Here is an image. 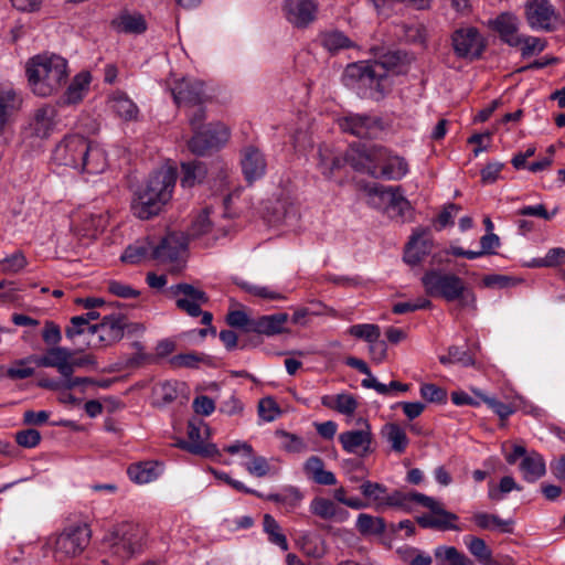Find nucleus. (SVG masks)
I'll use <instances>...</instances> for the list:
<instances>
[{
    "instance_id": "f257e3e1",
    "label": "nucleus",
    "mask_w": 565,
    "mask_h": 565,
    "mask_svg": "<svg viewBox=\"0 0 565 565\" xmlns=\"http://www.w3.org/2000/svg\"><path fill=\"white\" fill-rule=\"evenodd\" d=\"M25 76L30 92L41 98L56 95L66 85L68 62L55 53H40L25 63Z\"/></svg>"
},
{
    "instance_id": "f03ea898",
    "label": "nucleus",
    "mask_w": 565,
    "mask_h": 565,
    "mask_svg": "<svg viewBox=\"0 0 565 565\" xmlns=\"http://www.w3.org/2000/svg\"><path fill=\"white\" fill-rule=\"evenodd\" d=\"M177 181V169L163 166L150 174L146 183L138 189L131 202L134 215L149 220L158 215L171 200Z\"/></svg>"
},
{
    "instance_id": "7ed1b4c3",
    "label": "nucleus",
    "mask_w": 565,
    "mask_h": 565,
    "mask_svg": "<svg viewBox=\"0 0 565 565\" xmlns=\"http://www.w3.org/2000/svg\"><path fill=\"white\" fill-rule=\"evenodd\" d=\"M397 56L386 54L381 61L373 63L356 62L347 66L344 71V81L347 85L365 88L370 90V96L380 98L391 88L392 81L390 72L395 66Z\"/></svg>"
},
{
    "instance_id": "20e7f679",
    "label": "nucleus",
    "mask_w": 565,
    "mask_h": 565,
    "mask_svg": "<svg viewBox=\"0 0 565 565\" xmlns=\"http://www.w3.org/2000/svg\"><path fill=\"white\" fill-rule=\"evenodd\" d=\"M420 280L427 296L441 298L448 302L458 301L461 308L476 309L475 292L456 274L430 269Z\"/></svg>"
},
{
    "instance_id": "39448f33",
    "label": "nucleus",
    "mask_w": 565,
    "mask_h": 565,
    "mask_svg": "<svg viewBox=\"0 0 565 565\" xmlns=\"http://www.w3.org/2000/svg\"><path fill=\"white\" fill-rule=\"evenodd\" d=\"M193 108V113L189 115V120L194 136L189 141V148L193 153L202 156L210 149L224 145L228 140L230 132L223 124L210 125L202 129L205 119L204 109L202 105Z\"/></svg>"
},
{
    "instance_id": "423d86ee",
    "label": "nucleus",
    "mask_w": 565,
    "mask_h": 565,
    "mask_svg": "<svg viewBox=\"0 0 565 565\" xmlns=\"http://www.w3.org/2000/svg\"><path fill=\"white\" fill-rule=\"evenodd\" d=\"M146 530L136 523L122 522L113 527L104 542L113 554L119 558H130L142 551Z\"/></svg>"
},
{
    "instance_id": "0eeeda50",
    "label": "nucleus",
    "mask_w": 565,
    "mask_h": 565,
    "mask_svg": "<svg viewBox=\"0 0 565 565\" xmlns=\"http://www.w3.org/2000/svg\"><path fill=\"white\" fill-rule=\"evenodd\" d=\"M171 296L175 299V306L190 317L202 316L201 323L210 324L213 316L209 311H202V306L209 301L206 292L190 284H177L169 288Z\"/></svg>"
},
{
    "instance_id": "6e6552de",
    "label": "nucleus",
    "mask_w": 565,
    "mask_h": 565,
    "mask_svg": "<svg viewBox=\"0 0 565 565\" xmlns=\"http://www.w3.org/2000/svg\"><path fill=\"white\" fill-rule=\"evenodd\" d=\"M173 100L178 107L192 108L207 102L204 83L192 76H184L168 83Z\"/></svg>"
},
{
    "instance_id": "1a4fd4ad",
    "label": "nucleus",
    "mask_w": 565,
    "mask_h": 565,
    "mask_svg": "<svg viewBox=\"0 0 565 565\" xmlns=\"http://www.w3.org/2000/svg\"><path fill=\"white\" fill-rule=\"evenodd\" d=\"M88 150V140L79 135L66 136L53 150L52 160L58 166L78 170Z\"/></svg>"
},
{
    "instance_id": "9d476101",
    "label": "nucleus",
    "mask_w": 565,
    "mask_h": 565,
    "mask_svg": "<svg viewBox=\"0 0 565 565\" xmlns=\"http://www.w3.org/2000/svg\"><path fill=\"white\" fill-rule=\"evenodd\" d=\"M90 540V530L86 524L65 529L55 540L57 557H73L81 554Z\"/></svg>"
},
{
    "instance_id": "9b49d317",
    "label": "nucleus",
    "mask_w": 565,
    "mask_h": 565,
    "mask_svg": "<svg viewBox=\"0 0 565 565\" xmlns=\"http://www.w3.org/2000/svg\"><path fill=\"white\" fill-rule=\"evenodd\" d=\"M383 156H385L384 147L358 146L352 147L347 152L345 160L354 170L366 173L373 178H379V170Z\"/></svg>"
},
{
    "instance_id": "f8f14e48",
    "label": "nucleus",
    "mask_w": 565,
    "mask_h": 565,
    "mask_svg": "<svg viewBox=\"0 0 565 565\" xmlns=\"http://www.w3.org/2000/svg\"><path fill=\"white\" fill-rule=\"evenodd\" d=\"M319 6L315 0H284V19L296 29H307L317 20Z\"/></svg>"
},
{
    "instance_id": "ddd939ff",
    "label": "nucleus",
    "mask_w": 565,
    "mask_h": 565,
    "mask_svg": "<svg viewBox=\"0 0 565 565\" xmlns=\"http://www.w3.org/2000/svg\"><path fill=\"white\" fill-rule=\"evenodd\" d=\"M356 424L359 425L358 429L343 431L339 435L338 439L345 452L365 456L371 452L373 443L371 425L362 418H359Z\"/></svg>"
},
{
    "instance_id": "4468645a",
    "label": "nucleus",
    "mask_w": 565,
    "mask_h": 565,
    "mask_svg": "<svg viewBox=\"0 0 565 565\" xmlns=\"http://www.w3.org/2000/svg\"><path fill=\"white\" fill-rule=\"evenodd\" d=\"M525 19L532 30L550 32L555 29L557 14L550 0H527Z\"/></svg>"
},
{
    "instance_id": "2eb2a0df",
    "label": "nucleus",
    "mask_w": 565,
    "mask_h": 565,
    "mask_svg": "<svg viewBox=\"0 0 565 565\" xmlns=\"http://www.w3.org/2000/svg\"><path fill=\"white\" fill-rule=\"evenodd\" d=\"M125 318L121 315L105 316L100 323L89 327L93 339L89 345H109L119 341L124 335Z\"/></svg>"
},
{
    "instance_id": "dca6fc26",
    "label": "nucleus",
    "mask_w": 565,
    "mask_h": 565,
    "mask_svg": "<svg viewBox=\"0 0 565 565\" xmlns=\"http://www.w3.org/2000/svg\"><path fill=\"white\" fill-rule=\"evenodd\" d=\"M360 491L367 499L369 507H372L375 511L398 508L403 504L402 491L388 492L385 486L377 482L365 481L361 484Z\"/></svg>"
},
{
    "instance_id": "f3484780",
    "label": "nucleus",
    "mask_w": 565,
    "mask_h": 565,
    "mask_svg": "<svg viewBox=\"0 0 565 565\" xmlns=\"http://www.w3.org/2000/svg\"><path fill=\"white\" fill-rule=\"evenodd\" d=\"M338 122L342 131L359 138H372L382 130L381 120L370 115L351 113L340 118Z\"/></svg>"
},
{
    "instance_id": "a211bd4d",
    "label": "nucleus",
    "mask_w": 565,
    "mask_h": 565,
    "mask_svg": "<svg viewBox=\"0 0 565 565\" xmlns=\"http://www.w3.org/2000/svg\"><path fill=\"white\" fill-rule=\"evenodd\" d=\"M452 46L459 57H479L484 49L483 39L475 28L459 29L452 34Z\"/></svg>"
},
{
    "instance_id": "6ab92c4d",
    "label": "nucleus",
    "mask_w": 565,
    "mask_h": 565,
    "mask_svg": "<svg viewBox=\"0 0 565 565\" xmlns=\"http://www.w3.org/2000/svg\"><path fill=\"white\" fill-rule=\"evenodd\" d=\"M186 237L183 233H169L159 244H154V260L162 264L179 262L186 249Z\"/></svg>"
},
{
    "instance_id": "aec40b11",
    "label": "nucleus",
    "mask_w": 565,
    "mask_h": 565,
    "mask_svg": "<svg viewBox=\"0 0 565 565\" xmlns=\"http://www.w3.org/2000/svg\"><path fill=\"white\" fill-rule=\"evenodd\" d=\"M22 93L11 86H0V134L12 124L23 107Z\"/></svg>"
},
{
    "instance_id": "412c9836",
    "label": "nucleus",
    "mask_w": 565,
    "mask_h": 565,
    "mask_svg": "<svg viewBox=\"0 0 565 565\" xmlns=\"http://www.w3.org/2000/svg\"><path fill=\"white\" fill-rule=\"evenodd\" d=\"M429 511V513L423 514L417 519V522L422 527L436 529L440 531H461V527L456 524L458 515L447 511L441 502L437 503V507H433Z\"/></svg>"
},
{
    "instance_id": "4be33fe9",
    "label": "nucleus",
    "mask_w": 565,
    "mask_h": 565,
    "mask_svg": "<svg viewBox=\"0 0 565 565\" xmlns=\"http://www.w3.org/2000/svg\"><path fill=\"white\" fill-rule=\"evenodd\" d=\"M73 350L64 347H53L49 349L44 355L34 359L38 366L54 367L64 377L70 379L73 375L71 369V358Z\"/></svg>"
},
{
    "instance_id": "5701e85b",
    "label": "nucleus",
    "mask_w": 565,
    "mask_h": 565,
    "mask_svg": "<svg viewBox=\"0 0 565 565\" xmlns=\"http://www.w3.org/2000/svg\"><path fill=\"white\" fill-rule=\"evenodd\" d=\"M56 117L57 110L53 105L44 104L36 108L29 124L31 135L40 139L47 138L55 129Z\"/></svg>"
},
{
    "instance_id": "b1692460",
    "label": "nucleus",
    "mask_w": 565,
    "mask_h": 565,
    "mask_svg": "<svg viewBox=\"0 0 565 565\" xmlns=\"http://www.w3.org/2000/svg\"><path fill=\"white\" fill-rule=\"evenodd\" d=\"M433 245L429 231L417 228L406 246L404 260L413 266L419 264L431 252Z\"/></svg>"
},
{
    "instance_id": "393cba45",
    "label": "nucleus",
    "mask_w": 565,
    "mask_h": 565,
    "mask_svg": "<svg viewBox=\"0 0 565 565\" xmlns=\"http://www.w3.org/2000/svg\"><path fill=\"white\" fill-rule=\"evenodd\" d=\"M370 193L387 202V207L395 216L405 217L411 211V203L403 195L401 186L377 185L372 188Z\"/></svg>"
},
{
    "instance_id": "a878e982",
    "label": "nucleus",
    "mask_w": 565,
    "mask_h": 565,
    "mask_svg": "<svg viewBox=\"0 0 565 565\" xmlns=\"http://www.w3.org/2000/svg\"><path fill=\"white\" fill-rule=\"evenodd\" d=\"M489 26L494 30L500 39L510 46H519V20L514 14L504 12L495 19L489 20Z\"/></svg>"
},
{
    "instance_id": "bb28decb",
    "label": "nucleus",
    "mask_w": 565,
    "mask_h": 565,
    "mask_svg": "<svg viewBox=\"0 0 565 565\" xmlns=\"http://www.w3.org/2000/svg\"><path fill=\"white\" fill-rule=\"evenodd\" d=\"M409 172V166L405 158L391 152L385 148V156L381 160L379 178L398 181Z\"/></svg>"
},
{
    "instance_id": "cd10ccee",
    "label": "nucleus",
    "mask_w": 565,
    "mask_h": 565,
    "mask_svg": "<svg viewBox=\"0 0 565 565\" xmlns=\"http://www.w3.org/2000/svg\"><path fill=\"white\" fill-rule=\"evenodd\" d=\"M310 512L328 521L344 522L349 519V512L340 508L334 501L323 497H316L309 504Z\"/></svg>"
},
{
    "instance_id": "c85d7f7f",
    "label": "nucleus",
    "mask_w": 565,
    "mask_h": 565,
    "mask_svg": "<svg viewBox=\"0 0 565 565\" xmlns=\"http://www.w3.org/2000/svg\"><path fill=\"white\" fill-rule=\"evenodd\" d=\"M266 160L264 154L254 147H248L243 152L242 169L248 182L262 178L266 172Z\"/></svg>"
},
{
    "instance_id": "c756f323",
    "label": "nucleus",
    "mask_w": 565,
    "mask_h": 565,
    "mask_svg": "<svg viewBox=\"0 0 565 565\" xmlns=\"http://www.w3.org/2000/svg\"><path fill=\"white\" fill-rule=\"evenodd\" d=\"M288 319L289 316L285 312L262 316L253 319L250 331L265 335L280 334L287 331L286 323Z\"/></svg>"
},
{
    "instance_id": "7c9ffc66",
    "label": "nucleus",
    "mask_w": 565,
    "mask_h": 565,
    "mask_svg": "<svg viewBox=\"0 0 565 565\" xmlns=\"http://www.w3.org/2000/svg\"><path fill=\"white\" fill-rule=\"evenodd\" d=\"M120 259L130 265L154 259V242L148 237L136 241L126 247Z\"/></svg>"
},
{
    "instance_id": "2f4dec72",
    "label": "nucleus",
    "mask_w": 565,
    "mask_h": 565,
    "mask_svg": "<svg viewBox=\"0 0 565 565\" xmlns=\"http://www.w3.org/2000/svg\"><path fill=\"white\" fill-rule=\"evenodd\" d=\"M519 468L523 476V479L527 482L537 481L546 472V465L544 458L535 451H532L524 456V458L520 462Z\"/></svg>"
},
{
    "instance_id": "473e14b6",
    "label": "nucleus",
    "mask_w": 565,
    "mask_h": 565,
    "mask_svg": "<svg viewBox=\"0 0 565 565\" xmlns=\"http://www.w3.org/2000/svg\"><path fill=\"white\" fill-rule=\"evenodd\" d=\"M471 520L480 530H498L501 533L513 532V520H503L497 514H491L487 512H475L471 516Z\"/></svg>"
},
{
    "instance_id": "72a5a7b5",
    "label": "nucleus",
    "mask_w": 565,
    "mask_h": 565,
    "mask_svg": "<svg viewBox=\"0 0 565 565\" xmlns=\"http://www.w3.org/2000/svg\"><path fill=\"white\" fill-rule=\"evenodd\" d=\"M108 103L113 111L124 120H135L139 115L138 106L124 92H115Z\"/></svg>"
},
{
    "instance_id": "f704fd0d",
    "label": "nucleus",
    "mask_w": 565,
    "mask_h": 565,
    "mask_svg": "<svg viewBox=\"0 0 565 565\" xmlns=\"http://www.w3.org/2000/svg\"><path fill=\"white\" fill-rule=\"evenodd\" d=\"M127 473L131 481L146 484L158 479L161 475V466L154 461H143L131 465Z\"/></svg>"
},
{
    "instance_id": "c9c22d12",
    "label": "nucleus",
    "mask_w": 565,
    "mask_h": 565,
    "mask_svg": "<svg viewBox=\"0 0 565 565\" xmlns=\"http://www.w3.org/2000/svg\"><path fill=\"white\" fill-rule=\"evenodd\" d=\"M83 158V167H78V171L96 174L103 172L107 167V157L102 147L93 145L88 141V150L85 151Z\"/></svg>"
},
{
    "instance_id": "e433bc0d",
    "label": "nucleus",
    "mask_w": 565,
    "mask_h": 565,
    "mask_svg": "<svg viewBox=\"0 0 565 565\" xmlns=\"http://www.w3.org/2000/svg\"><path fill=\"white\" fill-rule=\"evenodd\" d=\"M90 81L88 72L76 74L63 95V103L67 105L79 103L88 92Z\"/></svg>"
},
{
    "instance_id": "4c0bfd02",
    "label": "nucleus",
    "mask_w": 565,
    "mask_h": 565,
    "mask_svg": "<svg viewBox=\"0 0 565 565\" xmlns=\"http://www.w3.org/2000/svg\"><path fill=\"white\" fill-rule=\"evenodd\" d=\"M184 390V383L177 381H166L159 383L153 388V405L164 407L174 402Z\"/></svg>"
},
{
    "instance_id": "58836bf2",
    "label": "nucleus",
    "mask_w": 565,
    "mask_h": 565,
    "mask_svg": "<svg viewBox=\"0 0 565 565\" xmlns=\"http://www.w3.org/2000/svg\"><path fill=\"white\" fill-rule=\"evenodd\" d=\"M303 469L306 475L318 484L333 486L337 483L334 473L326 470L322 459L317 456L308 458Z\"/></svg>"
},
{
    "instance_id": "ea45409f",
    "label": "nucleus",
    "mask_w": 565,
    "mask_h": 565,
    "mask_svg": "<svg viewBox=\"0 0 565 565\" xmlns=\"http://www.w3.org/2000/svg\"><path fill=\"white\" fill-rule=\"evenodd\" d=\"M321 404L327 408L348 416L353 415L358 408V401L350 393L324 395L321 397Z\"/></svg>"
},
{
    "instance_id": "a19ab883",
    "label": "nucleus",
    "mask_w": 565,
    "mask_h": 565,
    "mask_svg": "<svg viewBox=\"0 0 565 565\" xmlns=\"http://www.w3.org/2000/svg\"><path fill=\"white\" fill-rule=\"evenodd\" d=\"M114 30L120 33H142L146 30V21L140 14L128 12L120 13L111 21Z\"/></svg>"
},
{
    "instance_id": "79ce46f5",
    "label": "nucleus",
    "mask_w": 565,
    "mask_h": 565,
    "mask_svg": "<svg viewBox=\"0 0 565 565\" xmlns=\"http://www.w3.org/2000/svg\"><path fill=\"white\" fill-rule=\"evenodd\" d=\"M382 435L391 445L393 451L397 454L405 452L409 439L404 428L395 423H390L383 427Z\"/></svg>"
},
{
    "instance_id": "37998d69",
    "label": "nucleus",
    "mask_w": 565,
    "mask_h": 565,
    "mask_svg": "<svg viewBox=\"0 0 565 565\" xmlns=\"http://www.w3.org/2000/svg\"><path fill=\"white\" fill-rule=\"evenodd\" d=\"M182 178L181 185L183 188H192L195 184L201 183L206 177V167L201 161H191L182 163Z\"/></svg>"
},
{
    "instance_id": "c03bdc74",
    "label": "nucleus",
    "mask_w": 565,
    "mask_h": 565,
    "mask_svg": "<svg viewBox=\"0 0 565 565\" xmlns=\"http://www.w3.org/2000/svg\"><path fill=\"white\" fill-rule=\"evenodd\" d=\"M318 156L319 169L326 178H331L334 171L342 167L343 160L340 154L328 146H321Z\"/></svg>"
},
{
    "instance_id": "a18cd8bd",
    "label": "nucleus",
    "mask_w": 565,
    "mask_h": 565,
    "mask_svg": "<svg viewBox=\"0 0 565 565\" xmlns=\"http://www.w3.org/2000/svg\"><path fill=\"white\" fill-rule=\"evenodd\" d=\"M300 550L310 557L320 558L327 553L326 541L318 534L305 533L298 540Z\"/></svg>"
},
{
    "instance_id": "49530a36",
    "label": "nucleus",
    "mask_w": 565,
    "mask_h": 565,
    "mask_svg": "<svg viewBox=\"0 0 565 565\" xmlns=\"http://www.w3.org/2000/svg\"><path fill=\"white\" fill-rule=\"evenodd\" d=\"M263 529L268 535V541L277 545L282 551H287L289 545L286 535L282 533L279 523L270 514H265L263 518Z\"/></svg>"
},
{
    "instance_id": "de8ad7c7",
    "label": "nucleus",
    "mask_w": 565,
    "mask_h": 565,
    "mask_svg": "<svg viewBox=\"0 0 565 565\" xmlns=\"http://www.w3.org/2000/svg\"><path fill=\"white\" fill-rule=\"evenodd\" d=\"M355 526L362 535H381L385 531L384 520L367 513L358 515Z\"/></svg>"
},
{
    "instance_id": "09e8293b",
    "label": "nucleus",
    "mask_w": 565,
    "mask_h": 565,
    "mask_svg": "<svg viewBox=\"0 0 565 565\" xmlns=\"http://www.w3.org/2000/svg\"><path fill=\"white\" fill-rule=\"evenodd\" d=\"M465 543L468 551L482 564H490L492 551L486 544L484 540L476 536H466Z\"/></svg>"
},
{
    "instance_id": "8fccbe9b",
    "label": "nucleus",
    "mask_w": 565,
    "mask_h": 565,
    "mask_svg": "<svg viewBox=\"0 0 565 565\" xmlns=\"http://www.w3.org/2000/svg\"><path fill=\"white\" fill-rule=\"evenodd\" d=\"M347 333L370 344L372 342H376L380 339L381 329L377 324L374 323H359L351 326L347 330Z\"/></svg>"
},
{
    "instance_id": "3c124183",
    "label": "nucleus",
    "mask_w": 565,
    "mask_h": 565,
    "mask_svg": "<svg viewBox=\"0 0 565 565\" xmlns=\"http://www.w3.org/2000/svg\"><path fill=\"white\" fill-rule=\"evenodd\" d=\"M435 556L438 559L447 561L450 565H473L471 559L454 546L437 547Z\"/></svg>"
},
{
    "instance_id": "603ef678",
    "label": "nucleus",
    "mask_w": 565,
    "mask_h": 565,
    "mask_svg": "<svg viewBox=\"0 0 565 565\" xmlns=\"http://www.w3.org/2000/svg\"><path fill=\"white\" fill-rule=\"evenodd\" d=\"M266 499L285 507L287 511H291L299 507L302 495L297 489H289L285 493L269 494Z\"/></svg>"
},
{
    "instance_id": "864d4df0",
    "label": "nucleus",
    "mask_w": 565,
    "mask_h": 565,
    "mask_svg": "<svg viewBox=\"0 0 565 565\" xmlns=\"http://www.w3.org/2000/svg\"><path fill=\"white\" fill-rule=\"evenodd\" d=\"M248 459L244 463L245 469L252 476L263 478L271 472V467L268 460L263 456H256L254 452L252 456H246Z\"/></svg>"
},
{
    "instance_id": "5fc2aeb1",
    "label": "nucleus",
    "mask_w": 565,
    "mask_h": 565,
    "mask_svg": "<svg viewBox=\"0 0 565 565\" xmlns=\"http://www.w3.org/2000/svg\"><path fill=\"white\" fill-rule=\"evenodd\" d=\"M322 45L330 52L347 49L352 45L350 39L340 31L327 32L322 35Z\"/></svg>"
},
{
    "instance_id": "6e6d98bb",
    "label": "nucleus",
    "mask_w": 565,
    "mask_h": 565,
    "mask_svg": "<svg viewBox=\"0 0 565 565\" xmlns=\"http://www.w3.org/2000/svg\"><path fill=\"white\" fill-rule=\"evenodd\" d=\"M402 495L404 497V500H403V504L398 505V509H403V510H409L412 503L420 504L429 510L433 507H437V503H439V501H437L436 499L428 497L424 493L416 492V491H409V492L402 491Z\"/></svg>"
},
{
    "instance_id": "4d7b16f0",
    "label": "nucleus",
    "mask_w": 565,
    "mask_h": 565,
    "mask_svg": "<svg viewBox=\"0 0 565 565\" xmlns=\"http://www.w3.org/2000/svg\"><path fill=\"white\" fill-rule=\"evenodd\" d=\"M519 42L523 57H530L534 54L541 53L546 47V42L536 36L520 34Z\"/></svg>"
},
{
    "instance_id": "13d9d810",
    "label": "nucleus",
    "mask_w": 565,
    "mask_h": 565,
    "mask_svg": "<svg viewBox=\"0 0 565 565\" xmlns=\"http://www.w3.org/2000/svg\"><path fill=\"white\" fill-rule=\"evenodd\" d=\"M439 362L445 365L457 363L462 366H469L472 365L475 361L466 350H461L460 348L454 345L448 349L447 355L439 356Z\"/></svg>"
},
{
    "instance_id": "bf43d9fd",
    "label": "nucleus",
    "mask_w": 565,
    "mask_h": 565,
    "mask_svg": "<svg viewBox=\"0 0 565 565\" xmlns=\"http://www.w3.org/2000/svg\"><path fill=\"white\" fill-rule=\"evenodd\" d=\"M277 436L281 440V447L288 452L299 454L307 449L305 440L298 435L287 431H277Z\"/></svg>"
},
{
    "instance_id": "052dcab7",
    "label": "nucleus",
    "mask_w": 565,
    "mask_h": 565,
    "mask_svg": "<svg viewBox=\"0 0 565 565\" xmlns=\"http://www.w3.org/2000/svg\"><path fill=\"white\" fill-rule=\"evenodd\" d=\"M241 287L249 295L259 297L262 299H266V300H284L285 299L284 295L270 289L267 286H259V285H253L249 282H242Z\"/></svg>"
},
{
    "instance_id": "680f3d73",
    "label": "nucleus",
    "mask_w": 565,
    "mask_h": 565,
    "mask_svg": "<svg viewBox=\"0 0 565 565\" xmlns=\"http://www.w3.org/2000/svg\"><path fill=\"white\" fill-rule=\"evenodd\" d=\"M210 359L194 352L174 355L171 363L175 367H198L200 363H207Z\"/></svg>"
},
{
    "instance_id": "e2e57ef3",
    "label": "nucleus",
    "mask_w": 565,
    "mask_h": 565,
    "mask_svg": "<svg viewBox=\"0 0 565 565\" xmlns=\"http://www.w3.org/2000/svg\"><path fill=\"white\" fill-rule=\"evenodd\" d=\"M258 414L265 422H273L281 414L279 406L271 397L259 401Z\"/></svg>"
},
{
    "instance_id": "0e129e2a",
    "label": "nucleus",
    "mask_w": 565,
    "mask_h": 565,
    "mask_svg": "<svg viewBox=\"0 0 565 565\" xmlns=\"http://www.w3.org/2000/svg\"><path fill=\"white\" fill-rule=\"evenodd\" d=\"M32 358L14 362L8 370L7 375L12 380H24L34 374V369L28 366Z\"/></svg>"
},
{
    "instance_id": "69168bd1",
    "label": "nucleus",
    "mask_w": 565,
    "mask_h": 565,
    "mask_svg": "<svg viewBox=\"0 0 565 565\" xmlns=\"http://www.w3.org/2000/svg\"><path fill=\"white\" fill-rule=\"evenodd\" d=\"M565 259V249L562 247L551 248L544 257L535 259L534 265L537 267H553L562 264Z\"/></svg>"
},
{
    "instance_id": "338daca9",
    "label": "nucleus",
    "mask_w": 565,
    "mask_h": 565,
    "mask_svg": "<svg viewBox=\"0 0 565 565\" xmlns=\"http://www.w3.org/2000/svg\"><path fill=\"white\" fill-rule=\"evenodd\" d=\"M15 441L19 446L24 448H34L41 441V434L39 430L29 428L17 431Z\"/></svg>"
},
{
    "instance_id": "774afa93",
    "label": "nucleus",
    "mask_w": 565,
    "mask_h": 565,
    "mask_svg": "<svg viewBox=\"0 0 565 565\" xmlns=\"http://www.w3.org/2000/svg\"><path fill=\"white\" fill-rule=\"evenodd\" d=\"M420 396L430 403H444L447 398V392L435 384H423Z\"/></svg>"
}]
</instances>
